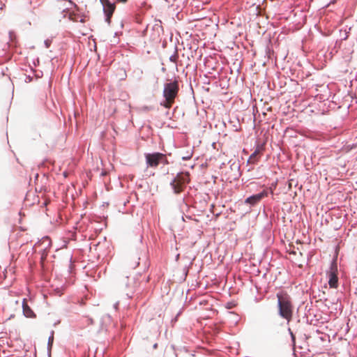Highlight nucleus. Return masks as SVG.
<instances>
[{
  "instance_id": "f257e3e1",
  "label": "nucleus",
  "mask_w": 357,
  "mask_h": 357,
  "mask_svg": "<svg viewBox=\"0 0 357 357\" xmlns=\"http://www.w3.org/2000/svg\"><path fill=\"white\" fill-rule=\"evenodd\" d=\"M278 310L280 317L289 322L293 319L294 305L291 296L286 291H280L276 294Z\"/></svg>"
},
{
  "instance_id": "f03ea898",
  "label": "nucleus",
  "mask_w": 357,
  "mask_h": 357,
  "mask_svg": "<svg viewBox=\"0 0 357 357\" xmlns=\"http://www.w3.org/2000/svg\"><path fill=\"white\" fill-rule=\"evenodd\" d=\"M178 90V83L176 80L165 84L163 90V96L165 100L161 105L165 108H171L172 105L174 103Z\"/></svg>"
},
{
  "instance_id": "7ed1b4c3",
  "label": "nucleus",
  "mask_w": 357,
  "mask_h": 357,
  "mask_svg": "<svg viewBox=\"0 0 357 357\" xmlns=\"http://www.w3.org/2000/svg\"><path fill=\"white\" fill-rule=\"evenodd\" d=\"M190 181V174L188 172H181L176 174L172 181L170 185L172 186L174 193L179 194L184 191L186 185Z\"/></svg>"
},
{
  "instance_id": "20e7f679",
  "label": "nucleus",
  "mask_w": 357,
  "mask_h": 357,
  "mask_svg": "<svg viewBox=\"0 0 357 357\" xmlns=\"http://www.w3.org/2000/svg\"><path fill=\"white\" fill-rule=\"evenodd\" d=\"M145 158L148 166L151 167H157L160 162L168 164L166 155L161 153H147Z\"/></svg>"
},
{
  "instance_id": "39448f33",
  "label": "nucleus",
  "mask_w": 357,
  "mask_h": 357,
  "mask_svg": "<svg viewBox=\"0 0 357 357\" xmlns=\"http://www.w3.org/2000/svg\"><path fill=\"white\" fill-rule=\"evenodd\" d=\"M101 3L103 6L104 13L106 16L105 21L110 24L112 16L115 10L116 6L114 3H112L109 1V0H100Z\"/></svg>"
},
{
  "instance_id": "423d86ee",
  "label": "nucleus",
  "mask_w": 357,
  "mask_h": 357,
  "mask_svg": "<svg viewBox=\"0 0 357 357\" xmlns=\"http://www.w3.org/2000/svg\"><path fill=\"white\" fill-rule=\"evenodd\" d=\"M328 275V284L331 288H337L338 284L337 268L336 264H332Z\"/></svg>"
},
{
  "instance_id": "0eeeda50",
  "label": "nucleus",
  "mask_w": 357,
  "mask_h": 357,
  "mask_svg": "<svg viewBox=\"0 0 357 357\" xmlns=\"http://www.w3.org/2000/svg\"><path fill=\"white\" fill-rule=\"evenodd\" d=\"M268 190H264L260 193H258V194H256V195H254L252 196L248 197L245 200V203L249 204L251 205H255L256 204L259 202L262 199H264V197H266L268 196Z\"/></svg>"
},
{
  "instance_id": "6e6552de",
  "label": "nucleus",
  "mask_w": 357,
  "mask_h": 357,
  "mask_svg": "<svg viewBox=\"0 0 357 357\" xmlns=\"http://www.w3.org/2000/svg\"><path fill=\"white\" fill-rule=\"evenodd\" d=\"M22 308L24 314L29 318H32L35 317L34 312L31 309V307L28 305L27 302L25 299H24L22 303Z\"/></svg>"
},
{
  "instance_id": "1a4fd4ad",
  "label": "nucleus",
  "mask_w": 357,
  "mask_h": 357,
  "mask_svg": "<svg viewBox=\"0 0 357 357\" xmlns=\"http://www.w3.org/2000/svg\"><path fill=\"white\" fill-rule=\"evenodd\" d=\"M70 18L75 22L84 23L86 22V16L79 15V14H70Z\"/></svg>"
},
{
  "instance_id": "9d476101",
  "label": "nucleus",
  "mask_w": 357,
  "mask_h": 357,
  "mask_svg": "<svg viewBox=\"0 0 357 357\" xmlns=\"http://www.w3.org/2000/svg\"><path fill=\"white\" fill-rule=\"evenodd\" d=\"M289 253L294 255H299L300 256L303 255L302 251L299 248H297V249L295 250V248L294 247L293 250L289 251Z\"/></svg>"
},
{
  "instance_id": "9b49d317",
  "label": "nucleus",
  "mask_w": 357,
  "mask_h": 357,
  "mask_svg": "<svg viewBox=\"0 0 357 357\" xmlns=\"http://www.w3.org/2000/svg\"><path fill=\"white\" fill-rule=\"evenodd\" d=\"M67 3L72 4L73 3L71 1H61L60 2L61 6L59 7V8L61 9V8L66 7Z\"/></svg>"
},
{
  "instance_id": "f8f14e48",
  "label": "nucleus",
  "mask_w": 357,
  "mask_h": 357,
  "mask_svg": "<svg viewBox=\"0 0 357 357\" xmlns=\"http://www.w3.org/2000/svg\"><path fill=\"white\" fill-rule=\"evenodd\" d=\"M259 153V150H256L250 156L249 158L250 161H254L255 160V158L257 157V154Z\"/></svg>"
},
{
  "instance_id": "ddd939ff",
  "label": "nucleus",
  "mask_w": 357,
  "mask_h": 357,
  "mask_svg": "<svg viewBox=\"0 0 357 357\" xmlns=\"http://www.w3.org/2000/svg\"><path fill=\"white\" fill-rule=\"evenodd\" d=\"M178 58V54L176 52L174 55L171 56L169 60L174 63H176V60Z\"/></svg>"
},
{
  "instance_id": "4468645a",
  "label": "nucleus",
  "mask_w": 357,
  "mask_h": 357,
  "mask_svg": "<svg viewBox=\"0 0 357 357\" xmlns=\"http://www.w3.org/2000/svg\"><path fill=\"white\" fill-rule=\"evenodd\" d=\"M51 43H52V40H49V39L45 40V47H46V48L50 47V46Z\"/></svg>"
},
{
  "instance_id": "2eb2a0df",
  "label": "nucleus",
  "mask_w": 357,
  "mask_h": 357,
  "mask_svg": "<svg viewBox=\"0 0 357 357\" xmlns=\"http://www.w3.org/2000/svg\"><path fill=\"white\" fill-rule=\"evenodd\" d=\"M53 340H54V337H53V335H52L51 337H50V338H49V342H48L49 345L52 346V342H53Z\"/></svg>"
},
{
  "instance_id": "dca6fc26",
  "label": "nucleus",
  "mask_w": 357,
  "mask_h": 357,
  "mask_svg": "<svg viewBox=\"0 0 357 357\" xmlns=\"http://www.w3.org/2000/svg\"><path fill=\"white\" fill-rule=\"evenodd\" d=\"M291 338H292V340L294 342V343L295 342V336L293 334V333H291Z\"/></svg>"
},
{
  "instance_id": "f3484780",
  "label": "nucleus",
  "mask_w": 357,
  "mask_h": 357,
  "mask_svg": "<svg viewBox=\"0 0 357 357\" xmlns=\"http://www.w3.org/2000/svg\"><path fill=\"white\" fill-rule=\"evenodd\" d=\"M118 2H121V3H126L128 1V0H116Z\"/></svg>"
},
{
  "instance_id": "a211bd4d",
  "label": "nucleus",
  "mask_w": 357,
  "mask_h": 357,
  "mask_svg": "<svg viewBox=\"0 0 357 357\" xmlns=\"http://www.w3.org/2000/svg\"><path fill=\"white\" fill-rule=\"evenodd\" d=\"M183 159H187V158H190V157H188V158L183 157Z\"/></svg>"
}]
</instances>
